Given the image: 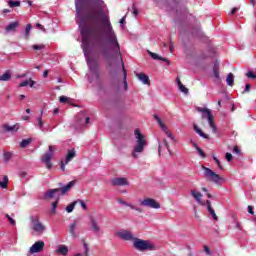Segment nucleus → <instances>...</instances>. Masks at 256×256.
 Segmentation results:
<instances>
[{
  "instance_id": "nucleus-23",
  "label": "nucleus",
  "mask_w": 256,
  "mask_h": 256,
  "mask_svg": "<svg viewBox=\"0 0 256 256\" xmlns=\"http://www.w3.org/2000/svg\"><path fill=\"white\" fill-rule=\"evenodd\" d=\"M55 193H61V189H59V188L50 189V190H48V191L46 192L45 197H46L47 199H51V198L55 197Z\"/></svg>"
},
{
  "instance_id": "nucleus-46",
  "label": "nucleus",
  "mask_w": 256,
  "mask_h": 256,
  "mask_svg": "<svg viewBox=\"0 0 256 256\" xmlns=\"http://www.w3.org/2000/svg\"><path fill=\"white\" fill-rule=\"evenodd\" d=\"M38 129L43 131V119L41 117L38 118V124H37Z\"/></svg>"
},
{
  "instance_id": "nucleus-38",
  "label": "nucleus",
  "mask_w": 256,
  "mask_h": 256,
  "mask_svg": "<svg viewBox=\"0 0 256 256\" xmlns=\"http://www.w3.org/2000/svg\"><path fill=\"white\" fill-rule=\"evenodd\" d=\"M101 53H102L104 59H113V54H109V52H107V50L102 49Z\"/></svg>"
},
{
  "instance_id": "nucleus-16",
  "label": "nucleus",
  "mask_w": 256,
  "mask_h": 256,
  "mask_svg": "<svg viewBox=\"0 0 256 256\" xmlns=\"http://www.w3.org/2000/svg\"><path fill=\"white\" fill-rule=\"evenodd\" d=\"M73 159H75V149L68 150L65 161L62 160L61 162L62 171H65V165H67V163H69Z\"/></svg>"
},
{
  "instance_id": "nucleus-1",
  "label": "nucleus",
  "mask_w": 256,
  "mask_h": 256,
  "mask_svg": "<svg viewBox=\"0 0 256 256\" xmlns=\"http://www.w3.org/2000/svg\"><path fill=\"white\" fill-rule=\"evenodd\" d=\"M103 0H75L76 17H80V33L82 35V49L87 53L91 41L99 45L101 43V28L106 35V43L115 55L121 53V46L117 40V34L113 30L109 14L103 12Z\"/></svg>"
},
{
  "instance_id": "nucleus-59",
  "label": "nucleus",
  "mask_w": 256,
  "mask_h": 256,
  "mask_svg": "<svg viewBox=\"0 0 256 256\" xmlns=\"http://www.w3.org/2000/svg\"><path fill=\"white\" fill-rule=\"evenodd\" d=\"M241 151L239 150V147L235 146L233 149V153H236V155H239Z\"/></svg>"
},
{
  "instance_id": "nucleus-20",
  "label": "nucleus",
  "mask_w": 256,
  "mask_h": 256,
  "mask_svg": "<svg viewBox=\"0 0 256 256\" xmlns=\"http://www.w3.org/2000/svg\"><path fill=\"white\" fill-rule=\"evenodd\" d=\"M206 205L210 215H212L213 220L217 221L218 217L217 214H215V210L213 209V207H211V201L207 200Z\"/></svg>"
},
{
  "instance_id": "nucleus-9",
  "label": "nucleus",
  "mask_w": 256,
  "mask_h": 256,
  "mask_svg": "<svg viewBox=\"0 0 256 256\" xmlns=\"http://www.w3.org/2000/svg\"><path fill=\"white\" fill-rule=\"evenodd\" d=\"M140 205L142 207H149L150 209H161V204L153 198H144L140 200Z\"/></svg>"
},
{
  "instance_id": "nucleus-33",
  "label": "nucleus",
  "mask_w": 256,
  "mask_h": 256,
  "mask_svg": "<svg viewBox=\"0 0 256 256\" xmlns=\"http://www.w3.org/2000/svg\"><path fill=\"white\" fill-rule=\"evenodd\" d=\"M7 185H9V177L4 176L2 181H0V187L2 189H7Z\"/></svg>"
},
{
  "instance_id": "nucleus-41",
  "label": "nucleus",
  "mask_w": 256,
  "mask_h": 256,
  "mask_svg": "<svg viewBox=\"0 0 256 256\" xmlns=\"http://www.w3.org/2000/svg\"><path fill=\"white\" fill-rule=\"evenodd\" d=\"M29 143H31V139L22 140V142L20 143V147L25 149V147H27V145H29Z\"/></svg>"
},
{
  "instance_id": "nucleus-30",
  "label": "nucleus",
  "mask_w": 256,
  "mask_h": 256,
  "mask_svg": "<svg viewBox=\"0 0 256 256\" xmlns=\"http://www.w3.org/2000/svg\"><path fill=\"white\" fill-rule=\"evenodd\" d=\"M17 27H19V22H17V21L12 22L6 26V31L7 32L15 31V29H17Z\"/></svg>"
},
{
  "instance_id": "nucleus-47",
  "label": "nucleus",
  "mask_w": 256,
  "mask_h": 256,
  "mask_svg": "<svg viewBox=\"0 0 256 256\" xmlns=\"http://www.w3.org/2000/svg\"><path fill=\"white\" fill-rule=\"evenodd\" d=\"M26 39H29V33H31V24L26 25Z\"/></svg>"
},
{
  "instance_id": "nucleus-36",
  "label": "nucleus",
  "mask_w": 256,
  "mask_h": 256,
  "mask_svg": "<svg viewBox=\"0 0 256 256\" xmlns=\"http://www.w3.org/2000/svg\"><path fill=\"white\" fill-rule=\"evenodd\" d=\"M9 7H21V1L8 0Z\"/></svg>"
},
{
  "instance_id": "nucleus-40",
  "label": "nucleus",
  "mask_w": 256,
  "mask_h": 256,
  "mask_svg": "<svg viewBox=\"0 0 256 256\" xmlns=\"http://www.w3.org/2000/svg\"><path fill=\"white\" fill-rule=\"evenodd\" d=\"M5 131H17V126H9L8 124L4 125Z\"/></svg>"
},
{
  "instance_id": "nucleus-26",
  "label": "nucleus",
  "mask_w": 256,
  "mask_h": 256,
  "mask_svg": "<svg viewBox=\"0 0 256 256\" xmlns=\"http://www.w3.org/2000/svg\"><path fill=\"white\" fill-rule=\"evenodd\" d=\"M194 127V131L200 136L203 137V139H209V136L205 133H203V130H201V128H199V126H197V124L193 125Z\"/></svg>"
},
{
  "instance_id": "nucleus-35",
  "label": "nucleus",
  "mask_w": 256,
  "mask_h": 256,
  "mask_svg": "<svg viewBox=\"0 0 256 256\" xmlns=\"http://www.w3.org/2000/svg\"><path fill=\"white\" fill-rule=\"evenodd\" d=\"M193 147H195L196 151L198 152V155H200V157H202V159H205V157H206L205 152H203L202 149L199 148V146H197L196 143H193Z\"/></svg>"
},
{
  "instance_id": "nucleus-25",
  "label": "nucleus",
  "mask_w": 256,
  "mask_h": 256,
  "mask_svg": "<svg viewBox=\"0 0 256 256\" xmlns=\"http://www.w3.org/2000/svg\"><path fill=\"white\" fill-rule=\"evenodd\" d=\"M77 221H74L72 224L69 226V233L72 235V237H77Z\"/></svg>"
},
{
  "instance_id": "nucleus-64",
  "label": "nucleus",
  "mask_w": 256,
  "mask_h": 256,
  "mask_svg": "<svg viewBox=\"0 0 256 256\" xmlns=\"http://www.w3.org/2000/svg\"><path fill=\"white\" fill-rule=\"evenodd\" d=\"M20 177H22V179H25V177H27V172H21Z\"/></svg>"
},
{
  "instance_id": "nucleus-39",
  "label": "nucleus",
  "mask_w": 256,
  "mask_h": 256,
  "mask_svg": "<svg viewBox=\"0 0 256 256\" xmlns=\"http://www.w3.org/2000/svg\"><path fill=\"white\" fill-rule=\"evenodd\" d=\"M75 203L76 205H80L84 211H87V204L85 203V201L79 199L75 201Z\"/></svg>"
},
{
  "instance_id": "nucleus-2",
  "label": "nucleus",
  "mask_w": 256,
  "mask_h": 256,
  "mask_svg": "<svg viewBox=\"0 0 256 256\" xmlns=\"http://www.w3.org/2000/svg\"><path fill=\"white\" fill-rule=\"evenodd\" d=\"M134 136L136 139V144L134 145V149L132 151V157L137 159L139 157V153H143V151H145V147H147V138H145V135L141 133L139 128L134 130Z\"/></svg>"
},
{
  "instance_id": "nucleus-7",
  "label": "nucleus",
  "mask_w": 256,
  "mask_h": 256,
  "mask_svg": "<svg viewBox=\"0 0 256 256\" xmlns=\"http://www.w3.org/2000/svg\"><path fill=\"white\" fill-rule=\"evenodd\" d=\"M91 118L87 116L86 111H82L76 115V127H85L89 125Z\"/></svg>"
},
{
  "instance_id": "nucleus-50",
  "label": "nucleus",
  "mask_w": 256,
  "mask_h": 256,
  "mask_svg": "<svg viewBox=\"0 0 256 256\" xmlns=\"http://www.w3.org/2000/svg\"><path fill=\"white\" fill-rule=\"evenodd\" d=\"M170 53H173V51H175V42H173V40H170Z\"/></svg>"
},
{
  "instance_id": "nucleus-60",
  "label": "nucleus",
  "mask_w": 256,
  "mask_h": 256,
  "mask_svg": "<svg viewBox=\"0 0 256 256\" xmlns=\"http://www.w3.org/2000/svg\"><path fill=\"white\" fill-rule=\"evenodd\" d=\"M204 251L207 255H211V250L207 246H204Z\"/></svg>"
},
{
  "instance_id": "nucleus-48",
  "label": "nucleus",
  "mask_w": 256,
  "mask_h": 256,
  "mask_svg": "<svg viewBox=\"0 0 256 256\" xmlns=\"http://www.w3.org/2000/svg\"><path fill=\"white\" fill-rule=\"evenodd\" d=\"M246 76L249 78V79H256V74L254 72H251V71H248L246 73Z\"/></svg>"
},
{
  "instance_id": "nucleus-58",
  "label": "nucleus",
  "mask_w": 256,
  "mask_h": 256,
  "mask_svg": "<svg viewBox=\"0 0 256 256\" xmlns=\"http://www.w3.org/2000/svg\"><path fill=\"white\" fill-rule=\"evenodd\" d=\"M112 67H113V63L108 62V71H109L110 75H111V73H113L112 70H111Z\"/></svg>"
},
{
  "instance_id": "nucleus-54",
  "label": "nucleus",
  "mask_w": 256,
  "mask_h": 256,
  "mask_svg": "<svg viewBox=\"0 0 256 256\" xmlns=\"http://www.w3.org/2000/svg\"><path fill=\"white\" fill-rule=\"evenodd\" d=\"M232 159H233V155L231 153L227 152L226 153V160L227 161H232Z\"/></svg>"
},
{
  "instance_id": "nucleus-43",
  "label": "nucleus",
  "mask_w": 256,
  "mask_h": 256,
  "mask_svg": "<svg viewBox=\"0 0 256 256\" xmlns=\"http://www.w3.org/2000/svg\"><path fill=\"white\" fill-rule=\"evenodd\" d=\"M130 209H132L133 211H137L138 213H143V209L133 205V204H130L129 205Z\"/></svg>"
},
{
  "instance_id": "nucleus-12",
  "label": "nucleus",
  "mask_w": 256,
  "mask_h": 256,
  "mask_svg": "<svg viewBox=\"0 0 256 256\" xmlns=\"http://www.w3.org/2000/svg\"><path fill=\"white\" fill-rule=\"evenodd\" d=\"M111 185L114 187H127L129 185V180L123 177H116L111 180Z\"/></svg>"
},
{
  "instance_id": "nucleus-53",
  "label": "nucleus",
  "mask_w": 256,
  "mask_h": 256,
  "mask_svg": "<svg viewBox=\"0 0 256 256\" xmlns=\"http://www.w3.org/2000/svg\"><path fill=\"white\" fill-rule=\"evenodd\" d=\"M251 91V84H246L243 93H249Z\"/></svg>"
},
{
  "instance_id": "nucleus-18",
  "label": "nucleus",
  "mask_w": 256,
  "mask_h": 256,
  "mask_svg": "<svg viewBox=\"0 0 256 256\" xmlns=\"http://www.w3.org/2000/svg\"><path fill=\"white\" fill-rule=\"evenodd\" d=\"M76 181H70L66 186L62 187V188H58L60 189V193L61 195H65V193H68V191H71V189L73 188V186L75 185Z\"/></svg>"
},
{
  "instance_id": "nucleus-52",
  "label": "nucleus",
  "mask_w": 256,
  "mask_h": 256,
  "mask_svg": "<svg viewBox=\"0 0 256 256\" xmlns=\"http://www.w3.org/2000/svg\"><path fill=\"white\" fill-rule=\"evenodd\" d=\"M57 201L53 202L52 203V210H51V213L55 214V210L57 209Z\"/></svg>"
},
{
  "instance_id": "nucleus-21",
  "label": "nucleus",
  "mask_w": 256,
  "mask_h": 256,
  "mask_svg": "<svg viewBox=\"0 0 256 256\" xmlns=\"http://www.w3.org/2000/svg\"><path fill=\"white\" fill-rule=\"evenodd\" d=\"M206 205L210 215H212L213 220L217 221L218 217L217 214H215V210L213 209V207H211V201L207 200Z\"/></svg>"
},
{
  "instance_id": "nucleus-42",
  "label": "nucleus",
  "mask_w": 256,
  "mask_h": 256,
  "mask_svg": "<svg viewBox=\"0 0 256 256\" xmlns=\"http://www.w3.org/2000/svg\"><path fill=\"white\" fill-rule=\"evenodd\" d=\"M71 98L69 97H60V103H68L71 105Z\"/></svg>"
},
{
  "instance_id": "nucleus-28",
  "label": "nucleus",
  "mask_w": 256,
  "mask_h": 256,
  "mask_svg": "<svg viewBox=\"0 0 256 256\" xmlns=\"http://www.w3.org/2000/svg\"><path fill=\"white\" fill-rule=\"evenodd\" d=\"M176 81L178 83L179 90L182 93H184L185 95H187V93H189V89L187 87H185V85H183V83L181 82V80L179 78H177Z\"/></svg>"
},
{
  "instance_id": "nucleus-32",
  "label": "nucleus",
  "mask_w": 256,
  "mask_h": 256,
  "mask_svg": "<svg viewBox=\"0 0 256 256\" xmlns=\"http://www.w3.org/2000/svg\"><path fill=\"white\" fill-rule=\"evenodd\" d=\"M227 85L229 87H233V84L235 83V76H233V73H229L226 78Z\"/></svg>"
},
{
  "instance_id": "nucleus-31",
  "label": "nucleus",
  "mask_w": 256,
  "mask_h": 256,
  "mask_svg": "<svg viewBox=\"0 0 256 256\" xmlns=\"http://www.w3.org/2000/svg\"><path fill=\"white\" fill-rule=\"evenodd\" d=\"M57 253L65 256L69 253V248H67L65 245H60L57 249Z\"/></svg>"
},
{
  "instance_id": "nucleus-63",
  "label": "nucleus",
  "mask_w": 256,
  "mask_h": 256,
  "mask_svg": "<svg viewBox=\"0 0 256 256\" xmlns=\"http://www.w3.org/2000/svg\"><path fill=\"white\" fill-rule=\"evenodd\" d=\"M237 11H239V8H233L231 10V15H235V13H237Z\"/></svg>"
},
{
  "instance_id": "nucleus-45",
  "label": "nucleus",
  "mask_w": 256,
  "mask_h": 256,
  "mask_svg": "<svg viewBox=\"0 0 256 256\" xmlns=\"http://www.w3.org/2000/svg\"><path fill=\"white\" fill-rule=\"evenodd\" d=\"M83 256H89V245L84 243V253Z\"/></svg>"
},
{
  "instance_id": "nucleus-6",
  "label": "nucleus",
  "mask_w": 256,
  "mask_h": 256,
  "mask_svg": "<svg viewBox=\"0 0 256 256\" xmlns=\"http://www.w3.org/2000/svg\"><path fill=\"white\" fill-rule=\"evenodd\" d=\"M30 228L35 231L36 235H43L45 233V225L39 220V216H33L31 218Z\"/></svg>"
},
{
  "instance_id": "nucleus-37",
  "label": "nucleus",
  "mask_w": 256,
  "mask_h": 256,
  "mask_svg": "<svg viewBox=\"0 0 256 256\" xmlns=\"http://www.w3.org/2000/svg\"><path fill=\"white\" fill-rule=\"evenodd\" d=\"M77 205V202H72L66 207L67 213H73V209H75V206Z\"/></svg>"
},
{
  "instance_id": "nucleus-5",
  "label": "nucleus",
  "mask_w": 256,
  "mask_h": 256,
  "mask_svg": "<svg viewBox=\"0 0 256 256\" xmlns=\"http://www.w3.org/2000/svg\"><path fill=\"white\" fill-rule=\"evenodd\" d=\"M202 169L204 171V177L211 181L212 183H215L216 185H221L222 181H225L223 177H221L219 174L213 172L210 168H207L205 166H202Z\"/></svg>"
},
{
  "instance_id": "nucleus-27",
  "label": "nucleus",
  "mask_w": 256,
  "mask_h": 256,
  "mask_svg": "<svg viewBox=\"0 0 256 256\" xmlns=\"http://www.w3.org/2000/svg\"><path fill=\"white\" fill-rule=\"evenodd\" d=\"M163 147H164V149H167V151L171 155V149H169V143L165 139L163 141V144H159V146H158V153H161V151H163Z\"/></svg>"
},
{
  "instance_id": "nucleus-8",
  "label": "nucleus",
  "mask_w": 256,
  "mask_h": 256,
  "mask_svg": "<svg viewBox=\"0 0 256 256\" xmlns=\"http://www.w3.org/2000/svg\"><path fill=\"white\" fill-rule=\"evenodd\" d=\"M154 119L158 123L160 129L165 132V135L168 136V138L171 139L173 143H175V135H173V133L169 131V129L167 128V125L163 123V120L159 117V115L157 114L154 115Z\"/></svg>"
},
{
  "instance_id": "nucleus-34",
  "label": "nucleus",
  "mask_w": 256,
  "mask_h": 256,
  "mask_svg": "<svg viewBox=\"0 0 256 256\" xmlns=\"http://www.w3.org/2000/svg\"><path fill=\"white\" fill-rule=\"evenodd\" d=\"M11 79V73L10 72H5L0 76V81H10Z\"/></svg>"
},
{
  "instance_id": "nucleus-51",
  "label": "nucleus",
  "mask_w": 256,
  "mask_h": 256,
  "mask_svg": "<svg viewBox=\"0 0 256 256\" xmlns=\"http://www.w3.org/2000/svg\"><path fill=\"white\" fill-rule=\"evenodd\" d=\"M118 203L124 205L125 207H129V205H131V203L125 202L123 199H118Z\"/></svg>"
},
{
  "instance_id": "nucleus-4",
  "label": "nucleus",
  "mask_w": 256,
  "mask_h": 256,
  "mask_svg": "<svg viewBox=\"0 0 256 256\" xmlns=\"http://www.w3.org/2000/svg\"><path fill=\"white\" fill-rule=\"evenodd\" d=\"M196 110L198 111V113H202V119H207L213 133H216L217 126H215V118L213 117L211 110L207 108H201V107H197Z\"/></svg>"
},
{
  "instance_id": "nucleus-13",
  "label": "nucleus",
  "mask_w": 256,
  "mask_h": 256,
  "mask_svg": "<svg viewBox=\"0 0 256 256\" xmlns=\"http://www.w3.org/2000/svg\"><path fill=\"white\" fill-rule=\"evenodd\" d=\"M53 157V146H49V151L42 156V162L46 164L47 169H51V159Z\"/></svg>"
},
{
  "instance_id": "nucleus-24",
  "label": "nucleus",
  "mask_w": 256,
  "mask_h": 256,
  "mask_svg": "<svg viewBox=\"0 0 256 256\" xmlns=\"http://www.w3.org/2000/svg\"><path fill=\"white\" fill-rule=\"evenodd\" d=\"M148 55H150V57H152V59L154 60H159V61H164L165 63H169V60L167 58H163L159 55H157V53L151 52L148 50Z\"/></svg>"
},
{
  "instance_id": "nucleus-14",
  "label": "nucleus",
  "mask_w": 256,
  "mask_h": 256,
  "mask_svg": "<svg viewBox=\"0 0 256 256\" xmlns=\"http://www.w3.org/2000/svg\"><path fill=\"white\" fill-rule=\"evenodd\" d=\"M86 61L88 63L90 71H92V73H97V69H99V62L89 56H86Z\"/></svg>"
},
{
  "instance_id": "nucleus-57",
  "label": "nucleus",
  "mask_w": 256,
  "mask_h": 256,
  "mask_svg": "<svg viewBox=\"0 0 256 256\" xmlns=\"http://www.w3.org/2000/svg\"><path fill=\"white\" fill-rule=\"evenodd\" d=\"M132 9H133V15L137 17L139 15V10L135 8V5H133Z\"/></svg>"
},
{
  "instance_id": "nucleus-61",
  "label": "nucleus",
  "mask_w": 256,
  "mask_h": 256,
  "mask_svg": "<svg viewBox=\"0 0 256 256\" xmlns=\"http://www.w3.org/2000/svg\"><path fill=\"white\" fill-rule=\"evenodd\" d=\"M248 213H250V215H254V211H253V207L252 206H248Z\"/></svg>"
},
{
  "instance_id": "nucleus-49",
  "label": "nucleus",
  "mask_w": 256,
  "mask_h": 256,
  "mask_svg": "<svg viewBox=\"0 0 256 256\" xmlns=\"http://www.w3.org/2000/svg\"><path fill=\"white\" fill-rule=\"evenodd\" d=\"M11 157H13V154L11 152L4 153V160L5 161H9V159H11Z\"/></svg>"
},
{
  "instance_id": "nucleus-44",
  "label": "nucleus",
  "mask_w": 256,
  "mask_h": 256,
  "mask_svg": "<svg viewBox=\"0 0 256 256\" xmlns=\"http://www.w3.org/2000/svg\"><path fill=\"white\" fill-rule=\"evenodd\" d=\"M32 49H34L35 51H41V49H45V45H43V44L33 45Z\"/></svg>"
},
{
  "instance_id": "nucleus-22",
  "label": "nucleus",
  "mask_w": 256,
  "mask_h": 256,
  "mask_svg": "<svg viewBox=\"0 0 256 256\" xmlns=\"http://www.w3.org/2000/svg\"><path fill=\"white\" fill-rule=\"evenodd\" d=\"M122 71H123V85H124V91H127L129 84L127 83V70H125V64L122 62Z\"/></svg>"
},
{
  "instance_id": "nucleus-55",
  "label": "nucleus",
  "mask_w": 256,
  "mask_h": 256,
  "mask_svg": "<svg viewBox=\"0 0 256 256\" xmlns=\"http://www.w3.org/2000/svg\"><path fill=\"white\" fill-rule=\"evenodd\" d=\"M8 221L11 223V225H15V219L11 218V216L6 215Z\"/></svg>"
},
{
  "instance_id": "nucleus-19",
  "label": "nucleus",
  "mask_w": 256,
  "mask_h": 256,
  "mask_svg": "<svg viewBox=\"0 0 256 256\" xmlns=\"http://www.w3.org/2000/svg\"><path fill=\"white\" fill-rule=\"evenodd\" d=\"M136 76L144 85H151V80H149V76L145 75V73H138Z\"/></svg>"
},
{
  "instance_id": "nucleus-15",
  "label": "nucleus",
  "mask_w": 256,
  "mask_h": 256,
  "mask_svg": "<svg viewBox=\"0 0 256 256\" xmlns=\"http://www.w3.org/2000/svg\"><path fill=\"white\" fill-rule=\"evenodd\" d=\"M45 248V242L43 241H37L30 247V253H41L43 249Z\"/></svg>"
},
{
  "instance_id": "nucleus-29",
  "label": "nucleus",
  "mask_w": 256,
  "mask_h": 256,
  "mask_svg": "<svg viewBox=\"0 0 256 256\" xmlns=\"http://www.w3.org/2000/svg\"><path fill=\"white\" fill-rule=\"evenodd\" d=\"M34 87L35 85V81H33L32 79H28V80H24L19 84V87Z\"/></svg>"
},
{
  "instance_id": "nucleus-56",
  "label": "nucleus",
  "mask_w": 256,
  "mask_h": 256,
  "mask_svg": "<svg viewBox=\"0 0 256 256\" xmlns=\"http://www.w3.org/2000/svg\"><path fill=\"white\" fill-rule=\"evenodd\" d=\"M214 161L218 165L219 169H223V166H221V162H219V159H217V157H214Z\"/></svg>"
},
{
  "instance_id": "nucleus-62",
  "label": "nucleus",
  "mask_w": 256,
  "mask_h": 256,
  "mask_svg": "<svg viewBox=\"0 0 256 256\" xmlns=\"http://www.w3.org/2000/svg\"><path fill=\"white\" fill-rule=\"evenodd\" d=\"M36 27H38V29H40L41 31H45V28L43 27V25L37 23Z\"/></svg>"
},
{
  "instance_id": "nucleus-3",
  "label": "nucleus",
  "mask_w": 256,
  "mask_h": 256,
  "mask_svg": "<svg viewBox=\"0 0 256 256\" xmlns=\"http://www.w3.org/2000/svg\"><path fill=\"white\" fill-rule=\"evenodd\" d=\"M133 247L137 251H155L157 246H155L149 240H141L139 238H135L133 241Z\"/></svg>"
},
{
  "instance_id": "nucleus-10",
  "label": "nucleus",
  "mask_w": 256,
  "mask_h": 256,
  "mask_svg": "<svg viewBox=\"0 0 256 256\" xmlns=\"http://www.w3.org/2000/svg\"><path fill=\"white\" fill-rule=\"evenodd\" d=\"M116 235L119 237V239H122V241H135L133 233H131L129 230H120L116 233Z\"/></svg>"
},
{
  "instance_id": "nucleus-17",
  "label": "nucleus",
  "mask_w": 256,
  "mask_h": 256,
  "mask_svg": "<svg viewBox=\"0 0 256 256\" xmlns=\"http://www.w3.org/2000/svg\"><path fill=\"white\" fill-rule=\"evenodd\" d=\"M190 193L195 201L199 203V205H205V203H203V200H201L203 198V194H201V192L197 190H191Z\"/></svg>"
},
{
  "instance_id": "nucleus-11",
  "label": "nucleus",
  "mask_w": 256,
  "mask_h": 256,
  "mask_svg": "<svg viewBox=\"0 0 256 256\" xmlns=\"http://www.w3.org/2000/svg\"><path fill=\"white\" fill-rule=\"evenodd\" d=\"M90 230L92 233H95V235H99L101 233V225L99 224V219L90 216Z\"/></svg>"
}]
</instances>
